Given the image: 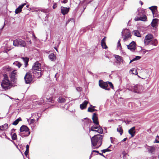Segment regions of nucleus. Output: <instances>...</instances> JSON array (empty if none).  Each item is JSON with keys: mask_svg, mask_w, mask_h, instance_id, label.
I'll return each mask as SVG.
<instances>
[{"mask_svg": "<svg viewBox=\"0 0 159 159\" xmlns=\"http://www.w3.org/2000/svg\"><path fill=\"white\" fill-rule=\"evenodd\" d=\"M127 88L129 90L136 93L141 92L143 89V86L139 85H133L131 87L127 86Z\"/></svg>", "mask_w": 159, "mask_h": 159, "instance_id": "5", "label": "nucleus"}, {"mask_svg": "<svg viewBox=\"0 0 159 159\" xmlns=\"http://www.w3.org/2000/svg\"><path fill=\"white\" fill-rule=\"evenodd\" d=\"M54 48L55 49L57 52H58V50H57V48L56 47H54Z\"/></svg>", "mask_w": 159, "mask_h": 159, "instance_id": "59", "label": "nucleus"}, {"mask_svg": "<svg viewBox=\"0 0 159 159\" xmlns=\"http://www.w3.org/2000/svg\"><path fill=\"white\" fill-rule=\"evenodd\" d=\"M70 21V20H68V21H67L66 22V24H67L68 23H69V22Z\"/></svg>", "mask_w": 159, "mask_h": 159, "instance_id": "61", "label": "nucleus"}, {"mask_svg": "<svg viewBox=\"0 0 159 159\" xmlns=\"http://www.w3.org/2000/svg\"><path fill=\"white\" fill-rule=\"evenodd\" d=\"M149 8L150 10H151L152 12H153V11H154L156 10H157V7L156 6H153L151 7H149Z\"/></svg>", "mask_w": 159, "mask_h": 159, "instance_id": "36", "label": "nucleus"}, {"mask_svg": "<svg viewBox=\"0 0 159 159\" xmlns=\"http://www.w3.org/2000/svg\"><path fill=\"white\" fill-rule=\"evenodd\" d=\"M129 72L135 75H137L138 74L137 70L135 68H132L129 71Z\"/></svg>", "mask_w": 159, "mask_h": 159, "instance_id": "26", "label": "nucleus"}, {"mask_svg": "<svg viewBox=\"0 0 159 159\" xmlns=\"http://www.w3.org/2000/svg\"><path fill=\"white\" fill-rule=\"evenodd\" d=\"M123 40L124 41H126L131 38V35L129 30L126 29L124 30L122 32Z\"/></svg>", "mask_w": 159, "mask_h": 159, "instance_id": "7", "label": "nucleus"}, {"mask_svg": "<svg viewBox=\"0 0 159 159\" xmlns=\"http://www.w3.org/2000/svg\"><path fill=\"white\" fill-rule=\"evenodd\" d=\"M25 3L23 4L17 8L15 10V13L16 14H18L21 11V9L25 5Z\"/></svg>", "mask_w": 159, "mask_h": 159, "instance_id": "21", "label": "nucleus"}, {"mask_svg": "<svg viewBox=\"0 0 159 159\" xmlns=\"http://www.w3.org/2000/svg\"><path fill=\"white\" fill-rule=\"evenodd\" d=\"M33 73L34 74V76L37 78L40 77L42 75L41 70L33 71Z\"/></svg>", "mask_w": 159, "mask_h": 159, "instance_id": "17", "label": "nucleus"}, {"mask_svg": "<svg viewBox=\"0 0 159 159\" xmlns=\"http://www.w3.org/2000/svg\"><path fill=\"white\" fill-rule=\"evenodd\" d=\"M103 136L98 134L95 135L91 138L92 149H97L102 144Z\"/></svg>", "mask_w": 159, "mask_h": 159, "instance_id": "1", "label": "nucleus"}, {"mask_svg": "<svg viewBox=\"0 0 159 159\" xmlns=\"http://www.w3.org/2000/svg\"><path fill=\"white\" fill-rule=\"evenodd\" d=\"M6 71L9 72L11 71V68L10 67H6Z\"/></svg>", "mask_w": 159, "mask_h": 159, "instance_id": "42", "label": "nucleus"}, {"mask_svg": "<svg viewBox=\"0 0 159 159\" xmlns=\"http://www.w3.org/2000/svg\"><path fill=\"white\" fill-rule=\"evenodd\" d=\"M16 129H11V131L12 132H13V131H15Z\"/></svg>", "mask_w": 159, "mask_h": 159, "instance_id": "58", "label": "nucleus"}, {"mask_svg": "<svg viewBox=\"0 0 159 159\" xmlns=\"http://www.w3.org/2000/svg\"><path fill=\"white\" fill-rule=\"evenodd\" d=\"M95 125H93L91 127L89 131H96L99 134H102L103 132V129L99 125V124Z\"/></svg>", "mask_w": 159, "mask_h": 159, "instance_id": "9", "label": "nucleus"}, {"mask_svg": "<svg viewBox=\"0 0 159 159\" xmlns=\"http://www.w3.org/2000/svg\"><path fill=\"white\" fill-rule=\"evenodd\" d=\"M33 116H34V117H35L36 116H38V114L37 113H34L33 114H32V116H31V117H32Z\"/></svg>", "mask_w": 159, "mask_h": 159, "instance_id": "43", "label": "nucleus"}, {"mask_svg": "<svg viewBox=\"0 0 159 159\" xmlns=\"http://www.w3.org/2000/svg\"><path fill=\"white\" fill-rule=\"evenodd\" d=\"M147 18L146 16L144 15H143L142 16L140 17V20L143 21H145L147 20Z\"/></svg>", "mask_w": 159, "mask_h": 159, "instance_id": "32", "label": "nucleus"}, {"mask_svg": "<svg viewBox=\"0 0 159 159\" xmlns=\"http://www.w3.org/2000/svg\"><path fill=\"white\" fill-rule=\"evenodd\" d=\"M123 154L124 157L126 156L127 155V154L125 152H123Z\"/></svg>", "mask_w": 159, "mask_h": 159, "instance_id": "53", "label": "nucleus"}, {"mask_svg": "<svg viewBox=\"0 0 159 159\" xmlns=\"http://www.w3.org/2000/svg\"><path fill=\"white\" fill-rule=\"evenodd\" d=\"M29 146L28 145H27L26 147V150H29Z\"/></svg>", "mask_w": 159, "mask_h": 159, "instance_id": "52", "label": "nucleus"}, {"mask_svg": "<svg viewBox=\"0 0 159 159\" xmlns=\"http://www.w3.org/2000/svg\"><path fill=\"white\" fill-rule=\"evenodd\" d=\"M92 119L93 120V123L95 125L99 124V122L98 121V118L97 116V114L96 113H94L92 118Z\"/></svg>", "mask_w": 159, "mask_h": 159, "instance_id": "13", "label": "nucleus"}, {"mask_svg": "<svg viewBox=\"0 0 159 159\" xmlns=\"http://www.w3.org/2000/svg\"><path fill=\"white\" fill-rule=\"evenodd\" d=\"M135 129V127L134 126L131 128L129 130V133L131 135L132 137H134L135 135V133L136 132Z\"/></svg>", "mask_w": 159, "mask_h": 159, "instance_id": "16", "label": "nucleus"}, {"mask_svg": "<svg viewBox=\"0 0 159 159\" xmlns=\"http://www.w3.org/2000/svg\"><path fill=\"white\" fill-rule=\"evenodd\" d=\"M99 85L101 88L107 90H110V88L108 87V85L110 88L113 89L114 88L113 84L111 82H104L101 80H99Z\"/></svg>", "mask_w": 159, "mask_h": 159, "instance_id": "4", "label": "nucleus"}, {"mask_svg": "<svg viewBox=\"0 0 159 159\" xmlns=\"http://www.w3.org/2000/svg\"><path fill=\"white\" fill-rule=\"evenodd\" d=\"M61 2L62 3H66L67 2V0H64L63 1H62Z\"/></svg>", "mask_w": 159, "mask_h": 159, "instance_id": "51", "label": "nucleus"}, {"mask_svg": "<svg viewBox=\"0 0 159 159\" xmlns=\"http://www.w3.org/2000/svg\"><path fill=\"white\" fill-rule=\"evenodd\" d=\"M16 70H13L11 73L10 78L11 81L14 82H16Z\"/></svg>", "mask_w": 159, "mask_h": 159, "instance_id": "14", "label": "nucleus"}, {"mask_svg": "<svg viewBox=\"0 0 159 159\" xmlns=\"http://www.w3.org/2000/svg\"><path fill=\"white\" fill-rule=\"evenodd\" d=\"M157 141H159V136L158 135H157L156 136V139L155 140V141L154 142L156 143V142Z\"/></svg>", "mask_w": 159, "mask_h": 159, "instance_id": "48", "label": "nucleus"}, {"mask_svg": "<svg viewBox=\"0 0 159 159\" xmlns=\"http://www.w3.org/2000/svg\"><path fill=\"white\" fill-rule=\"evenodd\" d=\"M152 159H156L155 157H153Z\"/></svg>", "mask_w": 159, "mask_h": 159, "instance_id": "64", "label": "nucleus"}, {"mask_svg": "<svg viewBox=\"0 0 159 159\" xmlns=\"http://www.w3.org/2000/svg\"><path fill=\"white\" fill-rule=\"evenodd\" d=\"M4 79H7V80H8V78L6 74H4Z\"/></svg>", "mask_w": 159, "mask_h": 159, "instance_id": "47", "label": "nucleus"}, {"mask_svg": "<svg viewBox=\"0 0 159 159\" xmlns=\"http://www.w3.org/2000/svg\"><path fill=\"white\" fill-rule=\"evenodd\" d=\"M95 108L89 107L88 109V111L89 112H92L93 111H97V110L94 109Z\"/></svg>", "mask_w": 159, "mask_h": 159, "instance_id": "34", "label": "nucleus"}, {"mask_svg": "<svg viewBox=\"0 0 159 159\" xmlns=\"http://www.w3.org/2000/svg\"><path fill=\"white\" fill-rule=\"evenodd\" d=\"M139 19H140V17H136L134 19V20L135 21L140 20Z\"/></svg>", "mask_w": 159, "mask_h": 159, "instance_id": "50", "label": "nucleus"}, {"mask_svg": "<svg viewBox=\"0 0 159 159\" xmlns=\"http://www.w3.org/2000/svg\"><path fill=\"white\" fill-rule=\"evenodd\" d=\"M13 64L16 66H17L20 68L21 66V64L19 61H16L13 63Z\"/></svg>", "mask_w": 159, "mask_h": 159, "instance_id": "35", "label": "nucleus"}, {"mask_svg": "<svg viewBox=\"0 0 159 159\" xmlns=\"http://www.w3.org/2000/svg\"><path fill=\"white\" fill-rule=\"evenodd\" d=\"M88 103L87 101H84L80 105V107L82 110L85 109L86 108L87 105Z\"/></svg>", "mask_w": 159, "mask_h": 159, "instance_id": "20", "label": "nucleus"}, {"mask_svg": "<svg viewBox=\"0 0 159 159\" xmlns=\"http://www.w3.org/2000/svg\"><path fill=\"white\" fill-rule=\"evenodd\" d=\"M29 153V150H26L25 151V156H26L27 157V155L28 154V153Z\"/></svg>", "mask_w": 159, "mask_h": 159, "instance_id": "45", "label": "nucleus"}, {"mask_svg": "<svg viewBox=\"0 0 159 159\" xmlns=\"http://www.w3.org/2000/svg\"><path fill=\"white\" fill-rule=\"evenodd\" d=\"M94 152H97L98 153H99L98 152V151H96V150H92V153H91V155L92 154H93V153Z\"/></svg>", "mask_w": 159, "mask_h": 159, "instance_id": "49", "label": "nucleus"}, {"mask_svg": "<svg viewBox=\"0 0 159 159\" xmlns=\"http://www.w3.org/2000/svg\"><path fill=\"white\" fill-rule=\"evenodd\" d=\"M1 85L2 88L5 90L9 89L12 86L10 81L7 79L3 80L2 81Z\"/></svg>", "mask_w": 159, "mask_h": 159, "instance_id": "6", "label": "nucleus"}, {"mask_svg": "<svg viewBox=\"0 0 159 159\" xmlns=\"http://www.w3.org/2000/svg\"><path fill=\"white\" fill-rule=\"evenodd\" d=\"M117 131L119 132L120 135H121L123 133V130L122 127L120 125H119L117 129Z\"/></svg>", "mask_w": 159, "mask_h": 159, "instance_id": "27", "label": "nucleus"}, {"mask_svg": "<svg viewBox=\"0 0 159 159\" xmlns=\"http://www.w3.org/2000/svg\"><path fill=\"white\" fill-rule=\"evenodd\" d=\"M135 43L134 41L131 42L129 45H127V48L129 49L131 51H134L136 48Z\"/></svg>", "mask_w": 159, "mask_h": 159, "instance_id": "12", "label": "nucleus"}, {"mask_svg": "<svg viewBox=\"0 0 159 159\" xmlns=\"http://www.w3.org/2000/svg\"><path fill=\"white\" fill-rule=\"evenodd\" d=\"M140 2L141 4L142 5L143 4V2H142L141 1H140Z\"/></svg>", "mask_w": 159, "mask_h": 159, "instance_id": "60", "label": "nucleus"}, {"mask_svg": "<svg viewBox=\"0 0 159 159\" xmlns=\"http://www.w3.org/2000/svg\"><path fill=\"white\" fill-rule=\"evenodd\" d=\"M58 101L60 103H62L65 102V99L62 97H59L58 99Z\"/></svg>", "mask_w": 159, "mask_h": 159, "instance_id": "30", "label": "nucleus"}, {"mask_svg": "<svg viewBox=\"0 0 159 159\" xmlns=\"http://www.w3.org/2000/svg\"><path fill=\"white\" fill-rule=\"evenodd\" d=\"M127 139V138H124L123 140L121 141V142H123L125 141Z\"/></svg>", "mask_w": 159, "mask_h": 159, "instance_id": "54", "label": "nucleus"}, {"mask_svg": "<svg viewBox=\"0 0 159 159\" xmlns=\"http://www.w3.org/2000/svg\"><path fill=\"white\" fill-rule=\"evenodd\" d=\"M147 149L148 150V152L149 153H154L156 150V148L154 146H149L148 147Z\"/></svg>", "mask_w": 159, "mask_h": 159, "instance_id": "18", "label": "nucleus"}, {"mask_svg": "<svg viewBox=\"0 0 159 159\" xmlns=\"http://www.w3.org/2000/svg\"><path fill=\"white\" fill-rule=\"evenodd\" d=\"M11 138L12 140H16L17 139V135L16 133H14L11 136Z\"/></svg>", "mask_w": 159, "mask_h": 159, "instance_id": "38", "label": "nucleus"}, {"mask_svg": "<svg viewBox=\"0 0 159 159\" xmlns=\"http://www.w3.org/2000/svg\"><path fill=\"white\" fill-rule=\"evenodd\" d=\"M8 125L7 124H5L2 126H0V130H5L8 129Z\"/></svg>", "mask_w": 159, "mask_h": 159, "instance_id": "23", "label": "nucleus"}, {"mask_svg": "<svg viewBox=\"0 0 159 159\" xmlns=\"http://www.w3.org/2000/svg\"><path fill=\"white\" fill-rule=\"evenodd\" d=\"M96 107L95 106H93L92 105H90V107H93V108H95Z\"/></svg>", "mask_w": 159, "mask_h": 159, "instance_id": "56", "label": "nucleus"}, {"mask_svg": "<svg viewBox=\"0 0 159 159\" xmlns=\"http://www.w3.org/2000/svg\"><path fill=\"white\" fill-rule=\"evenodd\" d=\"M115 58H116L117 61L119 62V63H120L122 62L123 61V59H122V57L117 55H115Z\"/></svg>", "mask_w": 159, "mask_h": 159, "instance_id": "24", "label": "nucleus"}, {"mask_svg": "<svg viewBox=\"0 0 159 159\" xmlns=\"http://www.w3.org/2000/svg\"><path fill=\"white\" fill-rule=\"evenodd\" d=\"M76 89L78 91H80V92L82 90V88L80 87H77L76 88Z\"/></svg>", "mask_w": 159, "mask_h": 159, "instance_id": "44", "label": "nucleus"}, {"mask_svg": "<svg viewBox=\"0 0 159 159\" xmlns=\"http://www.w3.org/2000/svg\"><path fill=\"white\" fill-rule=\"evenodd\" d=\"M158 159H159V154H158Z\"/></svg>", "mask_w": 159, "mask_h": 159, "instance_id": "63", "label": "nucleus"}, {"mask_svg": "<svg viewBox=\"0 0 159 159\" xmlns=\"http://www.w3.org/2000/svg\"><path fill=\"white\" fill-rule=\"evenodd\" d=\"M133 34L138 37H141V34L138 30H134L133 31Z\"/></svg>", "mask_w": 159, "mask_h": 159, "instance_id": "28", "label": "nucleus"}, {"mask_svg": "<svg viewBox=\"0 0 159 159\" xmlns=\"http://www.w3.org/2000/svg\"><path fill=\"white\" fill-rule=\"evenodd\" d=\"M41 69V64L38 62H35L32 68V71L40 70Z\"/></svg>", "mask_w": 159, "mask_h": 159, "instance_id": "11", "label": "nucleus"}, {"mask_svg": "<svg viewBox=\"0 0 159 159\" xmlns=\"http://www.w3.org/2000/svg\"><path fill=\"white\" fill-rule=\"evenodd\" d=\"M138 15L141 16L142 15L144 14L145 11L143 9H140L139 10H138Z\"/></svg>", "mask_w": 159, "mask_h": 159, "instance_id": "31", "label": "nucleus"}, {"mask_svg": "<svg viewBox=\"0 0 159 159\" xmlns=\"http://www.w3.org/2000/svg\"><path fill=\"white\" fill-rule=\"evenodd\" d=\"M21 120V119L19 117L15 120L13 123L12 124L14 125H16Z\"/></svg>", "mask_w": 159, "mask_h": 159, "instance_id": "33", "label": "nucleus"}, {"mask_svg": "<svg viewBox=\"0 0 159 159\" xmlns=\"http://www.w3.org/2000/svg\"><path fill=\"white\" fill-rule=\"evenodd\" d=\"M120 39H119L118 42V43H117V47H118V48H120V49L121 48V44H120Z\"/></svg>", "mask_w": 159, "mask_h": 159, "instance_id": "40", "label": "nucleus"}, {"mask_svg": "<svg viewBox=\"0 0 159 159\" xmlns=\"http://www.w3.org/2000/svg\"><path fill=\"white\" fill-rule=\"evenodd\" d=\"M153 35L151 34H148L145 36L144 40V43L145 45L149 44L152 45L156 46L158 43V41L156 39H153Z\"/></svg>", "mask_w": 159, "mask_h": 159, "instance_id": "2", "label": "nucleus"}, {"mask_svg": "<svg viewBox=\"0 0 159 159\" xmlns=\"http://www.w3.org/2000/svg\"><path fill=\"white\" fill-rule=\"evenodd\" d=\"M35 121V120L34 119H32L30 120V124H32L34 123Z\"/></svg>", "mask_w": 159, "mask_h": 159, "instance_id": "46", "label": "nucleus"}, {"mask_svg": "<svg viewBox=\"0 0 159 159\" xmlns=\"http://www.w3.org/2000/svg\"><path fill=\"white\" fill-rule=\"evenodd\" d=\"M49 58L52 61H54L56 59L55 56L53 53L50 54L48 56Z\"/></svg>", "mask_w": 159, "mask_h": 159, "instance_id": "25", "label": "nucleus"}, {"mask_svg": "<svg viewBox=\"0 0 159 159\" xmlns=\"http://www.w3.org/2000/svg\"><path fill=\"white\" fill-rule=\"evenodd\" d=\"M24 78L26 84H30L33 80L32 75L30 73H27Z\"/></svg>", "mask_w": 159, "mask_h": 159, "instance_id": "10", "label": "nucleus"}, {"mask_svg": "<svg viewBox=\"0 0 159 159\" xmlns=\"http://www.w3.org/2000/svg\"><path fill=\"white\" fill-rule=\"evenodd\" d=\"M13 44L15 46H20L23 47H25L26 44L25 41L20 39H17L14 40Z\"/></svg>", "mask_w": 159, "mask_h": 159, "instance_id": "8", "label": "nucleus"}, {"mask_svg": "<svg viewBox=\"0 0 159 159\" xmlns=\"http://www.w3.org/2000/svg\"><path fill=\"white\" fill-rule=\"evenodd\" d=\"M156 142V143H159V140L157 141Z\"/></svg>", "mask_w": 159, "mask_h": 159, "instance_id": "62", "label": "nucleus"}, {"mask_svg": "<svg viewBox=\"0 0 159 159\" xmlns=\"http://www.w3.org/2000/svg\"><path fill=\"white\" fill-rule=\"evenodd\" d=\"M57 7V2H54L52 7L53 9H55Z\"/></svg>", "mask_w": 159, "mask_h": 159, "instance_id": "41", "label": "nucleus"}, {"mask_svg": "<svg viewBox=\"0 0 159 159\" xmlns=\"http://www.w3.org/2000/svg\"><path fill=\"white\" fill-rule=\"evenodd\" d=\"M141 58V57L138 56H136L135 58H134L132 60H131L130 61V62H129V63H130L133 61L137 60Z\"/></svg>", "mask_w": 159, "mask_h": 159, "instance_id": "37", "label": "nucleus"}, {"mask_svg": "<svg viewBox=\"0 0 159 159\" xmlns=\"http://www.w3.org/2000/svg\"><path fill=\"white\" fill-rule=\"evenodd\" d=\"M99 154L100 155H101V156H102L103 157H105V156H104V155L102 154V153H99Z\"/></svg>", "mask_w": 159, "mask_h": 159, "instance_id": "55", "label": "nucleus"}, {"mask_svg": "<svg viewBox=\"0 0 159 159\" xmlns=\"http://www.w3.org/2000/svg\"><path fill=\"white\" fill-rule=\"evenodd\" d=\"M21 59L25 63V67L26 66L28 65L29 59L27 57H22Z\"/></svg>", "mask_w": 159, "mask_h": 159, "instance_id": "29", "label": "nucleus"}, {"mask_svg": "<svg viewBox=\"0 0 159 159\" xmlns=\"http://www.w3.org/2000/svg\"><path fill=\"white\" fill-rule=\"evenodd\" d=\"M33 37H34L35 39L36 38L34 34H33Z\"/></svg>", "mask_w": 159, "mask_h": 159, "instance_id": "57", "label": "nucleus"}, {"mask_svg": "<svg viewBox=\"0 0 159 159\" xmlns=\"http://www.w3.org/2000/svg\"><path fill=\"white\" fill-rule=\"evenodd\" d=\"M29 128L25 125H22L20 129L19 135L22 137L28 136L30 134Z\"/></svg>", "mask_w": 159, "mask_h": 159, "instance_id": "3", "label": "nucleus"}, {"mask_svg": "<svg viewBox=\"0 0 159 159\" xmlns=\"http://www.w3.org/2000/svg\"><path fill=\"white\" fill-rule=\"evenodd\" d=\"M106 40V37H105L101 41V45L102 47V48H103L106 49L107 48V46L105 41Z\"/></svg>", "mask_w": 159, "mask_h": 159, "instance_id": "22", "label": "nucleus"}, {"mask_svg": "<svg viewBox=\"0 0 159 159\" xmlns=\"http://www.w3.org/2000/svg\"><path fill=\"white\" fill-rule=\"evenodd\" d=\"M110 150L108 148H107L105 149H103L101 150V151L102 152V153H105L106 152L110 151Z\"/></svg>", "mask_w": 159, "mask_h": 159, "instance_id": "39", "label": "nucleus"}, {"mask_svg": "<svg viewBox=\"0 0 159 159\" xmlns=\"http://www.w3.org/2000/svg\"><path fill=\"white\" fill-rule=\"evenodd\" d=\"M69 8L61 6V12L63 15H65L68 13L69 11Z\"/></svg>", "mask_w": 159, "mask_h": 159, "instance_id": "15", "label": "nucleus"}, {"mask_svg": "<svg viewBox=\"0 0 159 159\" xmlns=\"http://www.w3.org/2000/svg\"><path fill=\"white\" fill-rule=\"evenodd\" d=\"M159 20L158 19H153L151 23V25L153 27H156L157 25V23Z\"/></svg>", "mask_w": 159, "mask_h": 159, "instance_id": "19", "label": "nucleus"}]
</instances>
